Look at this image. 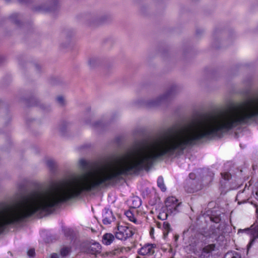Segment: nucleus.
Segmentation results:
<instances>
[{
  "label": "nucleus",
  "mask_w": 258,
  "mask_h": 258,
  "mask_svg": "<svg viewBox=\"0 0 258 258\" xmlns=\"http://www.w3.org/2000/svg\"><path fill=\"white\" fill-rule=\"evenodd\" d=\"M33 216V189L21 196L15 206L0 210V234L9 226L16 225Z\"/></svg>",
  "instance_id": "obj_1"
},
{
  "label": "nucleus",
  "mask_w": 258,
  "mask_h": 258,
  "mask_svg": "<svg viewBox=\"0 0 258 258\" xmlns=\"http://www.w3.org/2000/svg\"><path fill=\"white\" fill-rule=\"evenodd\" d=\"M178 88L176 86H172L163 95L156 99L148 101L141 100V105L145 106L147 107L151 108L158 106L162 104L166 103L169 101L178 92Z\"/></svg>",
  "instance_id": "obj_2"
},
{
  "label": "nucleus",
  "mask_w": 258,
  "mask_h": 258,
  "mask_svg": "<svg viewBox=\"0 0 258 258\" xmlns=\"http://www.w3.org/2000/svg\"><path fill=\"white\" fill-rule=\"evenodd\" d=\"M113 120V115L112 113L105 114L103 115L100 120L91 122L90 119L86 120L85 123L90 125L93 130L97 131H104L108 128L111 125Z\"/></svg>",
  "instance_id": "obj_3"
},
{
  "label": "nucleus",
  "mask_w": 258,
  "mask_h": 258,
  "mask_svg": "<svg viewBox=\"0 0 258 258\" xmlns=\"http://www.w3.org/2000/svg\"><path fill=\"white\" fill-rule=\"evenodd\" d=\"M245 233L250 236V239L247 245L248 250L254 242L255 239L258 237V223H255L250 227L245 229H239L238 230L237 234Z\"/></svg>",
  "instance_id": "obj_4"
},
{
  "label": "nucleus",
  "mask_w": 258,
  "mask_h": 258,
  "mask_svg": "<svg viewBox=\"0 0 258 258\" xmlns=\"http://www.w3.org/2000/svg\"><path fill=\"white\" fill-rule=\"evenodd\" d=\"M115 238L117 239L122 241L125 240L127 238L132 237L134 232L133 230L125 226L118 225L116 231L114 232Z\"/></svg>",
  "instance_id": "obj_5"
},
{
  "label": "nucleus",
  "mask_w": 258,
  "mask_h": 258,
  "mask_svg": "<svg viewBox=\"0 0 258 258\" xmlns=\"http://www.w3.org/2000/svg\"><path fill=\"white\" fill-rule=\"evenodd\" d=\"M165 204L166 211L170 215H175L179 212L181 203H178V200L175 197H168L165 201Z\"/></svg>",
  "instance_id": "obj_6"
},
{
  "label": "nucleus",
  "mask_w": 258,
  "mask_h": 258,
  "mask_svg": "<svg viewBox=\"0 0 258 258\" xmlns=\"http://www.w3.org/2000/svg\"><path fill=\"white\" fill-rule=\"evenodd\" d=\"M223 233V229L220 225H213L211 226L207 231H204L202 234L205 237L209 238L217 239Z\"/></svg>",
  "instance_id": "obj_7"
},
{
  "label": "nucleus",
  "mask_w": 258,
  "mask_h": 258,
  "mask_svg": "<svg viewBox=\"0 0 258 258\" xmlns=\"http://www.w3.org/2000/svg\"><path fill=\"white\" fill-rule=\"evenodd\" d=\"M74 33L71 29H64L61 32V37L62 41L60 46L62 48H67L70 46L72 42V37Z\"/></svg>",
  "instance_id": "obj_8"
},
{
  "label": "nucleus",
  "mask_w": 258,
  "mask_h": 258,
  "mask_svg": "<svg viewBox=\"0 0 258 258\" xmlns=\"http://www.w3.org/2000/svg\"><path fill=\"white\" fill-rule=\"evenodd\" d=\"M25 100L29 106H39L40 108L45 111H49L50 110V106L49 105L41 103L35 96H31L29 98L25 99Z\"/></svg>",
  "instance_id": "obj_9"
},
{
  "label": "nucleus",
  "mask_w": 258,
  "mask_h": 258,
  "mask_svg": "<svg viewBox=\"0 0 258 258\" xmlns=\"http://www.w3.org/2000/svg\"><path fill=\"white\" fill-rule=\"evenodd\" d=\"M59 8L58 0H49L48 6H40L37 8V10L46 12H55Z\"/></svg>",
  "instance_id": "obj_10"
},
{
  "label": "nucleus",
  "mask_w": 258,
  "mask_h": 258,
  "mask_svg": "<svg viewBox=\"0 0 258 258\" xmlns=\"http://www.w3.org/2000/svg\"><path fill=\"white\" fill-rule=\"evenodd\" d=\"M101 245L96 242L86 245L85 251L88 253L96 255L101 252Z\"/></svg>",
  "instance_id": "obj_11"
},
{
  "label": "nucleus",
  "mask_w": 258,
  "mask_h": 258,
  "mask_svg": "<svg viewBox=\"0 0 258 258\" xmlns=\"http://www.w3.org/2000/svg\"><path fill=\"white\" fill-rule=\"evenodd\" d=\"M185 190L189 193H192L197 191L199 188L197 186V182L195 180L187 179L184 185Z\"/></svg>",
  "instance_id": "obj_12"
},
{
  "label": "nucleus",
  "mask_w": 258,
  "mask_h": 258,
  "mask_svg": "<svg viewBox=\"0 0 258 258\" xmlns=\"http://www.w3.org/2000/svg\"><path fill=\"white\" fill-rule=\"evenodd\" d=\"M155 244H147L143 246L139 250V254L141 255H152L154 253Z\"/></svg>",
  "instance_id": "obj_13"
},
{
  "label": "nucleus",
  "mask_w": 258,
  "mask_h": 258,
  "mask_svg": "<svg viewBox=\"0 0 258 258\" xmlns=\"http://www.w3.org/2000/svg\"><path fill=\"white\" fill-rule=\"evenodd\" d=\"M72 123L67 120H62L58 125V130L61 135L64 136L70 130Z\"/></svg>",
  "instance_id": "obj_14"
},
{
  "label": "nucleus",
  "mask_w": 258,
  "mask_h": 258,
  "mask_svg": "<svg viewBox=\"0 0 258 258\" xmlns=\"http://www.w3.org/2000/svg\"><path fill=\"white\" fill-rule=\"evenodd\" d=\"M215 244H209L206 246L203 249L201 255V258H211L212 256L211 252L215 249Z\"/></svg>",
  "instance_id": "obj_15"
},
{
  "label": "nucleus",
  "mask_w": 258,
  "mask_h": 258,
  "mask_svg": "<svg viewBox=\"0 0 258 258\" xmlns=\"http://www.w3.org/2000/svg\"><path fill=\"white\" fill-rule=\"evenodd\" d=\"M157 225L159 228H160L161 226H162L163 230V236L164 238H166L168 235V233L171 230L170 224L167 222H164L163 223L158 222L157 223Z\"/></svg>",
  "instance_id": "obj_16"
},
{
  "label": "nucleus",
  "mask_w": 258,
  "mask_h": 258,
  "mask_svg": "<svg viewBox=\"0 0 258 258\" xmlns=\"http://www.w3.org/2000/svg\"><path fill=\"white\" fill-rule=\"evenodd\" d=\"M103 70L106 75H109L112 73L111 58L109 60L105 59L103 64Z\"/></svg>",
  "instance_id": "obj_17"
},
{
  "label": "nucleus",
  "mask_w": 258,
  "mask_h": 258,
  "mask_svg": "<svg viewBox=\"0 0 258 258\" xmlns=\"http://www.w3.org/2000/svg\"><path fill=\"white\" fill-rule=\"evenodd\" d=\"M88 62L89 67L91 69H94L99 66L100 60L97 56H92L89 58Z\"/></svg>",
  "instance_id": "obj_18"
},
{
  "label": "nucleus",
  "mask_w": 258,
  "mask_h": 258,
  "mask_svg": "<svg viewBox=\"0 0 258 258\" xmlns=\"http://www.w3.org/2000/svg\"><path fill=\"white\" fill-rule=\"evenodd\" d=\"M111 17L110 16L107 15V14H104L101 16L100 18H99L96 21L93 22V25H99V24H104L105 23H107L109 21V20H110Z\"/></svg>",
  "instance_id": "obj_19"
},
{
  "label": "nucleus",
  "mask_w": 258,
  "mask_h": 258,
  "mask_svg": "<svg viewBox=\"0 0 258 258\" xmlns=\"http://www.w3.org/2000/svg\"><path fill=\"white\" fill-rule=\"evenodd\" d=\"M46 164L51 174H54L56 170V162L52 159H49L46 161Z\"/></svg>",
  "instance_id": "obj_20"
},
{
  "label": "nucleus",
  "mask_w": 258,
  "mask_h": 258,
  "mask_svg": "<svg viewBox=\"0 0 258 258\" xmlns=\"http://www.w3.org/2000/svg\"><path fill=\"white\" fill-rule=\"evenodd\" d=\"M79 166L81 170L84 172L87 171L90 167V163L84 159H81L80 160L79 162Z\"/></svg>",
  "instance_id": "obj_21"
},
{
  "label": "nucleus",
  "mask_w": 258,
  "mask_h": 258,
  "mask_svg": "<svg viewBox=\"0 0 258 258\" xmlns=\"http://www.w3.org/2000/svg\"><path fill=\"white\" fill-rule=\"evenodd\" d=\"M20 15L18 13H14L12 14L10 17L9 19L11 22L14 23L16 26H20L21 22L20 20Z\"/></svg>",
  "instance_id": "obj_22"
},
{
  "label": "nucleus",
  "mask_w": 258,
  "mask_h": 258,
  "mask_svg": "<svg viewBox=\"0 0 258 258\" xmlns=\"http://www.w3.org/2000/svg\"><path fill=\"white\" fill-rule=\"evenodd\" d=\"M113 241V235L111 233H105L102 238L103 244L108 245H110Z\"/></svg>",
  "instance_id": "obj_23"
},
{
  "label": "nucleus",
  "mask_w": 258,
  "mask_h": 258,
  "mask_svg": "<svg viewBox=\"0 0 258 258\" xmlns=\"http://www.w3.org/2000/svg\"><path fill=\"white\" fill-rule=\"evenodd\" d=\"M157 185L162 191H165L166 190V188L164 184V180L162 177L160 176L158 178Z\"/></svg>",
  "instance_id": "obj_24"
},
{
  "label": "nucleus",
  "mask_w": 258,
  "mask_h": 258,
  "mask_svg": "<svg viewBox=\"0 0 258 258\" xmlns=\"http://www.w3.org/2000/svg\"><path fill=\"white\" fill-rule=\"evenodd\" d=\"M133 208L136 209L139 208L141 205V201L138 197H135L133 200Z\"/></svg>",
  "instance_id": "obj_25"
},
{
  "label": "nucleus",
  "mask_w": 258,
  "mask_h": 258,
  "mask_svg": "<svg viewBox=\"0 0 258 258\" xmlns=\"http://www.w3.org/2000/svg\"><path fill=\"white\" fill-rule=\"evenodd\" d=\"M126 216L128 218L129 220L134 223H137V220L135 217L133 213L131 211H127L125 213Z\"/></svg>",
  "instance_id": "obj_26"
},
{
  "label": "nucleus",
  "mask_w": 258,
  "mask_h": 258,
  "mask_svg": "<svg viewBox=\"0 0 258 258\" xmlns=\"http://www.w3.org/2000/svg\"><path fill=\"white\" fill-rule=\"evenodd\" d=\"M71 251V248L69 247H63L60 250V255L62 257H65L68 255Z\"/></svg>",
  "instance_id": "obj_27"
},
{
  "label": "nucleus",
  "mask_w": 258,
  "mask_h": 258,
  "mask_svg": "<svg viewBox=\"0 0 258 258\" xmlns=\"http://www.w3.org/2000/svg\"><path fill=\"white\" fill-rule=\"evenodd\" d=\"M56 101L60 106H63L66 104L64 98L62 96H57L56 98Z\"/></svg>",
  "instance_id": "obj_28"
},
{
  "label": "nucleus",
  "mask_w": 258,
  "mask_h": 258,
  "mask_svg": "<svg viewBox=\"0 0 258 258\" xmlns=\"http://www.w3.org/2000/svg\"><path fill=\"white\" fill-rule=\"evenodd\" d=\"M128 250L127 248L124 247L115 248L114 249V255L117 253H123L124 252H127Z\"/></svg>",
  "instance_id": "obj_29"
},
{
  "label": "nucleus",
  "mask_w": 258,
  "mask_h": 258,
  "mask_svg": "<svg viewBox=\"0 0 258 258\" xmlns=\"http://www.w3.org/2000/svg\"><path fill=\"white\" fill-rule=\"evenodd\" d=\"M170 215L168 212H160L158 216V218L162 220H165L167 219L168 215Z\"/></svg>",
  "instance_id": "obj_30"
},
{
  "label": "nucleus",
  "mask_w": 258,
  "mask_h": 258,
  "mask_svg": "<svg viewBox=\"0 0 258 258\" xmlns=\"http://www.w3.org/2000/svg\"><path fill=\"white\" fill-rule=\"evenodd\" d=\"M210 219L211 221L215 223V225H217V224L219 223L221 220V219L219 216H214L212 215L210 217Z\"/></svg>",
  "instance_id": "obj_31"
},
{
  "label": "nucleus",
  "mask_w": 258,
  "mask_h": 258,
  "mask_svg": "<svg viewBox=\"0 0 258 258\" xmlns=\"http://www.w3.org/2000/svg\"><path fill=\"white\" fill-rule=\"evenodd\" d=\"M221 175L222 178L225 180H229L231 177V175L228 172L222 173Z\"/></svg>",
  "instance_id": "obj_32"
},
{
  "label": "nucleus",
  "mask_w": 258,
  "mask_h": 258,
  "mask_svg": "<svg viewBox=\"0 0 258 258\" xmlns=\"http://www.w3.org/2000/svg\"><path fill=\"white\" fill-rule=\"evenodd\" d=\"M230 258H244V257H242L240 253H239L237 252H234L231 254Z\"/></svg>",
  "instance_id": "obj_33"
},
{
  "label": "nucleus",
  "mask_w": 258,
  "mask_h": 258,
  "mask_svg": "<svg viewBox=\"0 0 258 258\" xmlns=\"http://www.w3.org/2000/svg\"><path fill=\"white\" fill-rule=\"evenodd\" d=\"M27 254L30 257H34L35 254V249L34 248L30 249L27 252Z\"/></svg>",
  "instance_id": "obj_34"
},
{
  "label": "nucleus",
  "mask_w": 258,
  "mask_h": 258,
  "mask_svg": "<svg viewBox=\"0 0 258 258\" xmlns=\"http://www.w3.org/2000/svg\"><path fill=\"white\" fill-rule=\"evenodd\" d=\"M102 221H103V224H105V225L109 224L111 223V220L109 218H108L106 217L104 218Z\"/></svg>",
  "instance_id": "obj_35"
},
{
  "label": "nucleus",
  "mask_w": 258,
  "mask_h": 258,
  "mask_svg": "<svg viewBox=\"0 0 258 258\" xmlns=\"http://www.w3.org/2000/svg\"><path fill=\"white\" fill-rule=\"evenodd\" d=\"M19 190L20 192H22L25 191V187L23 184H21L19 185L18 186Z\"/></svg>",
  "instance_id": "obj_36"
},
{
  "label": "nucleus",
  "mask_w": 258,
  "mask_h": 258,
  "mask_svg": "<svg viewBox=\"0 0 258 258\" xmlns=\"http://www.w3.org/2000/svg\"><path fill=\"white\" fill-rule=\"evenodd\" d=\"M189 179L195 180V174L194 173H189Z\"/></svg>",
  "instance_id": "obj_37"
},
{
  "label": "nucleus",
  "mask_w": 258,
  "mask_h": 258,
  "mask_svg": "<svg viewBox=\"0 0 258 258\" xmlns=\"http://www.w3.org/2000/svg\"><path fill=\"white\" fill-rule=\"evenodd\" d=\"M31 0H19L20 3L27 4L31 2Z\"/></svg>",
  "instance_id": "obj_38"
},
{
  "label": "nucleus",
  "mask_w": 258,
  "mask_h": 258,
  "mask_svg": "<svg viewBox=\"0 0 258 258\" xmlns=\"http://www.w3.org/2000/svg\"><path fill=\"white\" fill-rule=\"evenodd\" d=\"M51 258H59V256L56 253H53L51 254Z\"/></svg>",
  "instance_id": "obj_39"
},
{
  "label": "nucleus",
  "mask_w": 258,
  "mask_h": 258,
  "mask_svg": "<svg viewBox=\"0 0 258 258\" xmlns=\"http://www.w3.org/2000/svg\"><path fill=\"white\" fill-rule=\"evenodd\" d=\"M5 58L4 56L0 55V63L4 61Z\"/></svg>",
  "instance_id": "obj_40"
},
{
  "label": "nucleus",
  "mask_w": 258,
  "mask_h": 258,
  "mask_svg": "<svg viewBox=\"0 0 258 258\" xmlns=\"http://www.w3.org/2000/svg\"><path fill=\"white\" fill-rule=\"evenodd\" d=\"M35 69H36V71H37L38 72H39V70H40V66H39V64H36L35 65Z\"/></svg>",
  "instance_id": "obj_41"
},
{
  "label": "nucleus",
  "mask_w": 258,
  "mask_h": 258,
  "mask_svg": "<svg viewBox=\"0 0 258 258\" xmlns=\"http://www.w3.org/2000/svg\"><path fill=\"white\" fill-rule=\"evenodd\" d=\"M4 105V102L1 99H0V108L2 107Z\"/></svg>",
  "instance_id": "obj_42"
},
{
  "label": "nucleus",
  "mask_w": 258,
  "mask_h": 258,
  "mask_svg": "<svg viewBox=\"0 0 258 258\" xmlns=\"http://www.w3.org/2000/svg\"><path fill=\"white\" fill-rule=\"evenodd\" d=\"M199 33H200L199 30H197V34H199Z\"/></svg>",
  "instance_id": "obj_43"
},
{
  "label": "nucleus",
  "mask_w": 258,
  "mask_h": 258,
  "mask_svg": "<svg viewBox=\"0 0 258 258\" xmlns=\"http://www.w3.org/2000/svg\"><path fill=\"white\" fill-rule=\"evenodd\" d=\"M5 1H6L7 3H9V2L10 1V0H5Z\"/></svg>",
  "instance_id": "obj_44"
}]
</instances>
